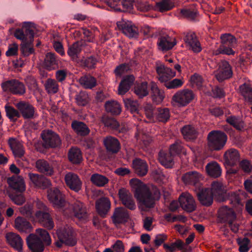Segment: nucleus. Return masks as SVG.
Returning a JSON list of instances; mask_svg holds the SVG:
<instances>
[{
  "mask_svg": "<svg viewBox=\"0 0 252 252\" xmlns=\"http://www.w3.org/2000/svg\"><path fill=\"white\" fill-rule=\"evenodd\" d=\"M46 90L48 93H56L59 90V86L55 80L48 79L45 85Z\"/></svg>",
  "mask_w": 252,
  "mask_h": 252,
  "instance_id": "55",
  "label": "nucleus"
},
{
  "mask_svg": "<svg viewBox=\"0 0 252 252\" xmlns=\"http://www.w3.org/2000/svg\"><path fill=\"white\" fill-rule=\"evenodd\" d=\"M7 243L15 250L22 252L23 241L21 237L17 234L9 232L5 236Z\"/></svg>",
  "mask_w": 252,
  "mask_h": 252,
  "instance_id": "19",
  "label": "nucleus"
},
{
  "mask_svg": "<svg viewBox=\"0 0 252 252\" xmlns=\"http://www.w3.org/2000/svg\"><path fill=\"white\" fill-rule=\"evenodd\" d=\"M2 88L5 92L16 94H23L26 91L24 84L16 80L6 81L2 84Z\"/></svg>",
  "mask_w": 252,
  "mask_h": 252,
  "instance_id": "9",
  "label": "nucleus"
},
{
  "mask_svg": "<svg viewBox=\"0 0 252 252\" xmlns=\"http://www.w3.org/2000/svg\"><path fill=\"white\" fill-rule=\"evenodd\" d=\"M118 28L127 36L136 37L138 35L137 28L130 22L122 20L117 23Z\"/></svg>",
  "mask_w": 252,
  "mask_h": 252,
  "instance_id": "11",
  "label": "nucleus"
},
{
  "mask_svg": "<svg viewBox=\"0 0 252 252\" xmlns=\"http://www.w3.org/2000/svg\"><path fill=\"white\" fill-rule=\"evenodd\" d=\"M185 41L187 46L194 52L198 53L201 50L200 44L195 34H188L186 36Z\"/></svg>",
  "mask_w": 252,
  "mask_h": 252,
  "instance_id": "25",
  "label": "nucleus"
},
{
  "mask_svg": "<svg viewBox=\"0 0 252 252\" xmlns=\"http://www.w3.org/2000/svg\"><path fill=\"white\" fill-rule=\"evenodd\" d=\"M73 211L75 216L80 220H85L88 215L86 207L80 201L75 202L73 205Z\"/></svg>",
  "mask_w": 252,
  "mask_h": 252,
  "instance_id": "27",
  "label": "nucleus"
},
{
  "mask_svg": "<svg viewBox=\"0 0 252 252\" xmlns=\"http://www.w3.org/2000/svg\"><path fill=\"white\" fill-rule=\"evenodd\" d=\"M147 89V83L143 82L137 85L135 87L134 92L139 97H143L148 94V91Z\"/></svg>",
  "mask_w": 252,
  "mask_h": 252,
  "instance_id": "56",
  "label": "nucleus"
},
{
  "mask_svg": "<svg viewBox=\"0 0 252 252\" xmlns=\"http://www.w3.org/2000/svg\"><path fill=\"white\" fill-rule=\"evenodd\" d=\"M145 115L150 121H154L156 115V111L150 104H146L144 107Z\"/></svg>",
  "mask_w": 252,
  "mask_h": 252,
  "instance_id": "58",
  "label": "nucleus"
},
{
  "mask_svg": "<svg viewBox=\"0 0 252 252\" xmlns=\"http://www.w3.org/2000/svg\"><path fill=\"white\" fill-rule=\"evenodd\" d=\"M126 107L132 113H138V103L136 101L131 99H126L124 100Z\"/></svg>",
  "mask_w": 252,
  "mask_h": 252,
  "instance_id": "59",
  "label": "nucleus"
},
{
  "mask_svg": "<svg viewBox=\"0 0 252 252\" xmlns=\"http://www.w3.org/2000/svg\"><path fill=\"white\" fill-rule=\"evenodd\" d=\"M134 5L137 9L141 11H148L153 8V6L147 0H135Z\"/></svg>",
  "mask_w": 252,
  "mask_h": 252,
  "instance_id": "54",
  "label": "nucleus"
},
{
  "mask_svg": "<svg viewBox=\"0 0 252 252\" xmlns=\"http://www.w3.org/2000/svg\"><path fill=\"white\" fill-rule=\"evenodd\" d=\"M102 121L106 126L112 129H116L119 126V123L113 118L103 117Z\"/></svg>",
  "mask_w": 252,
  "mask_h": 252,
  "instance_id": "61",
  "label": "nucleus"
},
{
  "mask_svg": "<svg viewBox=\"0 0 252 252\" xmlns=\"http://www.w3.org/2000/svg\"><path fill=\"white\" fill-rule=\"evenodd\" d=\"M36 167L39 171L47 175H51L53 173L52 168L48 162L44 160H38L37 161Z\"/></svg>",
  "mask_w": 252,
  "mask_h": 252,
  "instance_id": "47",
  "label": "nucleus"
},
{
  "mask_svg": "<svg viewBox=\"0 0 252 252\" xmlns=\"http://www.w3.org/2000/svg\"><path fill=\"white\" fill-rule=\"evenodd\" d=\"M218 215L222 221L228 224H231L236 220V215L234 211L227 206L221 207L219 210Z\"/></svg>",
  "mask_w": 252,
  "mask_h": 252,
  "instance_id": "13",
  "label": "nucleus"
},
{
  "mask_svg": "<svg viewBox=\"0 0 252 252\" xmlns=\"http://www.w3.org/2000/svg\"><path fill=\"white\" fill-rule=\"evenodd\" d=\"M176 43L175 39L174 38L168 35H164L158 38V48L161 51H166L172 49Z\"/></svg>",
  "mask_w": 252,
  "mask_h": 252,
  "instance_id": "21",
  "label": "nucleus"
},
{
  "mask_svg": "<svg viewBox=\"0 0 252 252\" xmlns=\"http://www.w3.org/2000/svg\"><path fill=\"white\" fill-rule=\"evenodd\" d=\"M182 134L184 138L187 140L194 139L197 136V131L191 126L188 125L183 127Z\"/></svg>",
  "mask_w": 252,
  "mask_h": 252,
  "instance_id": "45",
  "label": "nucleus"
},
{
  "mask_svg": "<svg viewBox=\"0 0 252 252\" xmlns=\"http://www.w3.org/2000/svg\"><path fill=\"white\" fill-rule=\"evenodd\" d=\"M15 227L21 232H30L32 229L30 222L25 219L18 217L15 220Z\"/></svg>",
  "mask_w": 252,
  "mask_h": 252,
  "instance_id": "38",
  "label": "nucleus"
},
{
  "mask_svg": "<svg viewBox=\"0 0 252 252\" xmlns=\"http://www.w3.org/2000/svg\"><path fill=\"white\" fill-rule=\"evenodd\" d=\"M72 127L78 134L81 135H87L89 132L88 128L82 122H74L72 124Z\"/></svg>",
  "mask_w": 252,
  "mask_h": 252,
  "instance_id": "48",
  "label": "nucleus"
},
{
  "mask_svg": "<svg viewBox=\"0 0 252 252\" xmlns=\"http://www.w3.org/2000/svg\"><path fill=\"white\" fill-rule=\"evenodd\" d=\"M220 39L221 45L218 49L214 51L213 54L216 55L220 54L233 55V48L237 44L236 38L230 34H224L221 35Z\"/></svg>",
  "mask_w": 252,
  "mask_h": 252,
  "instance_id": "2",
  "label": "nucleus"
},
{
  "mask_svg": "<svg viewBox=\"0 0 252 252\" xmlns=\"http://www.w3.org/2000/svg\"><path fill=\"white\" fill-rule=\"evenodd\" d=\"M163 248L166 252H175L177 250L184 248V243L180 240H177L175 242L170 244H164Z\"/></svg>",
  "mask_w": 252,
  "mask_h": 252,
  "instance_id": "46",
  "label": "nucleus"
},
{
  "mask_svg": "<svg viewBox=\"0 0 252 252\" xmlns=\"http://www.w3.org/2000/svg\"><path fill=\"white\" fill-rule=\"evenodd\" d=\"M153 100L157 103H159L162 101L164 98L163 91L159 90L156 84H152L151 86Z\"/></svg>",
  "mask_w": 252,
  "mask_h": 252,
  "instance_id": "42",
  "label": "nucleus"
},
{
  "mask_svg": "<svg viewBox=\"0 0 252 252\" xmlns=\"http://www.w3.org/2000/svg\"><path fill=\"white\" fill-rule=\"evenodd\" d=\"M119 196L123 204L128 209L133 210L136 205L130 193L125 189H121L119 191Z\"/></svg>",
  "mask_w": 252,
  "mask_h": 252,
  "instance_id": "18",
  "label": "nucleus"
},
{
  "mask_svg": "<svg viewBox=\"0 0 252 252\" xmlns=\"http://www.w3.org/2000/svg\"><path fill=\"white\" fill-rule=\"evenodd\" d=\"M133 168L135 172L140 176L145 175L148 172V165L144 160L136 159L133 161Z\"/></svg>",
  "mask_w": 252,
  "mask_h": 252,
  "instance_id": "32",
  "label": "nucleus"
},
{
  "mask_svg": "<svg viewBox=\"0 0 252 252\" xmlns=\"http://www.w3.org/2000/svg\"><path fill=\"white\" fill-rule=\"evenodd\" d=\"M29 177L31 181L36 186L40 187L43 184L48 186H50L51 185V183L49 180L46 179L43 176H40L38 174L30 173L29 174Z\"/></svg>",
  "mask_w": 252,
  "mask_h": 252,
  "instance_id": "41",
  "label": "nucleus"
},
{
  "mask_svg": "<svg viewBox=\"0 0 252 252\" xmlns=\"http://www.w3.org/2000/svg\"><path fill=\"white\" fill-rule=\"evenodd\" d=\"M227 122L238 129H241L244 126L243 121L234 116H230L227 118Z\"/></svg>",
  "mask_w": 252,
  "mask_h": 252,
  "instance_id": "60",
  "label": "nucleus"
},
{
  "mask_svg": "<svg viewBox=\"0 0 252 252\" xmlns=\"http://www.w3.org/2000/svg\"><path fill=\"white\" fill-rule=\"evenodd\" d=\"M90 180L94 185L98 187L105 186L109 182V180L106 177L98 173L93 174Z\"/></svg>",
  "mask_w": 252,
  "mask_h": 252,
  "instance_id": "40",
  "label": "nucleus"
},
{
  "mask_svg": "<svg viewBox=\"0 0 252 252\" xmlns=\"http://www.w3.org/2000/svg\"><path fill=\"white\" fill-rule=\"evenodd\" d=\"M36 28L34 24L29 22L24 23L22 30L17 29L14 33L15 37L22 41V43L32 42Z\"/></svg>",
  "mask_w": 252,
  "mask_h": 252,
  "instance_id": "5",
  "label": "nucleus"
},
{
  "mask_svg": "<svg viewBox=\"0 0 252 252\" xmlns=\"http://www.w3.org/2000/svg\"><path fill=\"white\" fill-rule=\"evenodd\" d=\"M224 158L226 163L229 166H233L236 164L239 160V154L235 149H230L227 151Z\"/></svg>",
  "mask_w": 252,
  "mask_h": 252,
  "instance_id": "30",
  "label": "nucleus"
},
{
  "mask_svg": "<svg viewBox=\"0 0 252 252\" xmlns=\"http://www.w3.org/2000/svg\"><path fill=\"white\" fill-rule=\"evenodd\" d=\"M131 187L134 190V197L139 203V208L145 211L148 208L154 207L155 200L160 197L158 191L154 195L150 192L147 187L137 179H132L129 181Z\"/></svg>",
  "mask_w": 252,
  "mask_h": 252,
  "instance_id": "1",
  "label": "nucleus"
},
{
  "mask_svg": "<svg viewBox=\"0 0 252 252\" xmlns=\"http://www.w3.org/2000/svg\"><path fill=\"white\" fill-rule=\"evenodd\" d=\"M240 92L245 100L252 103V88L249 84H244L240 86Z\"/></svg>",
  "mask_w": 252,
  "mask_h": 252,
  "instance_id": "43",
  "label": "nucleus"
},
{
  "mask_svg": "<svg viewBox=\"0 0 252 252\" xmlns=\"http://www.w3.org/2000/svg\"><path fill=\"white\" fill-rule=\"evenodd\" d=\"M69 160L73 164H78L82 160V155L80 150L77 147H72L68 153Z\"/></svg>",
  "mask_w": 252,
  "mask_h": 252,
  "instance_id": "36",
  "label": "nucleus"
},
{
  "mask_svg": "<svg viewBox=\"0 0 252 252\" xmlns=\"http://www.w3.org/2000/svg\"><path fill=\"white\" fill-rule=\"evenodd\" d=\"M111 207V202L106 197H102L96 202V208L101 216L105 215L109 211Z\"/></svg>",
  "mask_w": 252,
  "mask_h": 252,
  "instance_id": "26",
  "label": "nucleus"
},
{
  "mask_svg": "<svg viewBox=\"0 0 252 252\" xmlns=\"http://www.w3.org/2000/svg\"><path fill=\"white\" fill-rule=\"evenodd\" d=\"M128 218L127 211L123 208H117L115 209L112 216V219L115 224L123 223Z\"/></svg>",
  "mask_w": 252,
  "mask_h": 252,
  "instance_id": "31",
  "label": "nucleus"
},
{
  "mask_svg": "<svg viewBox=\"0 0 252 252\" xmlns=\"http://www.w3.org/2000/svg\"><path fill=\"white\" fill-rule=\"evenodd\" d=\"M106 110L114 115H118L121 112V107L118 102L115 101H110L106 102Z\"/></svg>",
  "mask_w": 252,
  "mask_h": 252,
  "instance_id": "44",
  "label": "nucleus"
},
{
  "mask_svg": "<svg viewBox=\"0 0 252 252\" xmlns=\"http://www.w3.org/2000/svg\"><path fill=\"white\" fill-rule=\"evenodd\" d=\"M32 42H25L21 44V51L22 54L25 56H28L33 53Z\"/></svg>",
  "mask_w": 252,
  "mask_h": 252,
  "instance_id": "63",
  "label": "nucleus"
},
{
  "mask_svg": "<svg viewBox=\"0 0 252 252\" xmlns=\"http://www.w3.org/2000/svg\"><path fill=\"white\" fill-rule=\"evenodd\" d=\"M80 83L85 88H92L96 85L95 78L91 76H85L79 79Z\"/></svg>",
  "mask_w": 252,
  "mask_h": 252,
  "instance_id": "50",
  "label": "nucleus"
},
{
  "mask_svg": "<svg viewBox=\"0 0 252 252\" xmlns=\"http://www.w3.org/2000/svg\"><path fill=\"white\" fill-rule=\"evenodd\" d=\"M207 174L213 177H218L221 174V169L220 165L216 161L211 162L206 166Z\"/></svg>",
  "mask_w": 252,
  "mask_h": 252,
  "instance_id": "37",
  "label": "nucleus"
},
{
  "mask_svg": "<svg viewBox=\"0 0 252 252\" xmlns=\"http://www.w3.org/2000/svg\"><path fill=\"white\" fill-rule=\"evenodd\" d=\"M232 75V71L229 63L225 61L220 62L219 68L216 72V76L219 81L230 78Z\"/></svg>",
  "mask_w": 252,
  "mask_h": 252,
  "instance_id": "12",
  "label": "nucleus"
},
{
  "mask_svg": "<svg viewBox=\"0 0 252 252\" xmlns=\"http://www.w3.org/2000/svg\"><path fill=\"white\" fill-rule=\"evenodd\" d=\"M81 50V45L79 43L77 42L69 47L67 53L72 59L74 60L76 58L77 54L79 53Z\"/></svg>",
  "mask_w": 252,
  "mask_h": 252,
  "instance_id": "57",
  "label": "nucleus"
},
{
  "mask_svg": "<svg viewBox=\"0 0 252 252\" xmlns=\"http://www.w3.org/2000/svg\"><path fill=\"white\" fill-rule=\"evenodd\" d=\"M47 196L49 201L57 208L62 209L63 207L69 206V204L64 201L60 191L57 188L49 189L48 190Z\"/></svg>",
  "mask_w": 252,
  "mask_h": 252,
  "instance_id": "7",
  "label": "nucleus"
},
{
  "mask_svg": "<svg viewBox=\"0 0 252 252\" xmlns=\"http://www.w3.org/2000/svg\"><path fill=\"white\" fill-rule=\"evenodd\" d=\"M37 205L39 210L35 213L36 219L41 222L45 227L49 229H52L54 226V222L49 214L46 212V207L40 201L37 202Z\"/></svg>",
  "mask_w": 252,
  "mask_h": 252,
  "instance_id": "6",
  "label": "nucleus"
},
{
  "mask_svg": "<svg viewBox=\"0 0 252 252\" xmlns=\"http://www.w3.org/2000/svg\"><path fill=\"white\" fill-rule=\"evenodd\" d=\"M5 109L6 116L11 121H15L21 116V114L18 110L9 105L5 106Z\"/></svg>",
  "mask_w": 252,
  "mask_h": 252,
  "instance_id": "51",
  "label": "nucleus"
},
{
  "mask_svg": "<svg viewBox=\"0 0 252 252\" xmlns=\"http://www.w3.org/2000/svg\"><path fill=\"white\" fill-rule=\"evenodd\" d=\"M9 186L13 189L19 192L25 190L26 185L24 179L20 176H12L7 179Z\"/></svg>",
  "mask_w": 252,
  "mask_h": 252,
  "instance_id": "24",
  "label": "nucleus"
},
{
  "mask_svg": "<svg viewBox=\"0 0 252 252\" xmlns=\"http://www.w3.org/2000/svg\"><path fill=\"white\" fill-rule=\"evenodd\" d=\"M29 248L33 252H42L43 251L41 240L35 234H30L27 238Z\"/></svg>",
  "mask_w": 252,
  "mask_h": 252,
  "instance_id": "23",
  "label": "nucleus"
},
{
  "mask_svg": "<svg viewBox=\"0 0 252 252\" xmlns=\"http://www.w3.org/2000/svg\"><path fill=\"white\" fill-rule=\"evenodd\" d=\"M129 69V66L127 64H122L116 68L115 73L117 77H121L126 73Z\"/></svg>",
  "mask_w": 252,
  "mask_h": 252,
  "instance_id": "64",
  "label": "nucleus"
},
{
  "mask_svg": "<svg viewBox=\"0 0 252 252\" xmlns=\"http://www.w3.org/2000/svg\"><path fill=\"white\" fill-rule=\"evenodd\" d=\"M159 162L167 168L170 167L172 166V158L170 154L164 153L161 152L159 154Z\"/></svg>",
  "mask_w": 252,
  "mask_h": 252,
  "instance_id": "49",
  "label": "nucleus"
},
{
  "mask_svg": "<svg viewBox=\"0 0 252 252\" xmlns=\"http://www.w3.org/2000/svg\"><path fill=\"white\" fill-rule=\"evenodd\" d=\"M42 137L46 146L56 147L61 144L59 136L52 131H44L42 133Z\"/></svg>",
  "mask_w": 252,
  "mask_h": 252,
  "instance_id": "14",
  "label": "nucleus"
},
{
  "mask_svg": "<svg viewBox=\"0 0 252 252\" xmlns=\"http://www.w3.org/2000/svg\"><path fill=\"white\" fill-rule=\"evenodd\" d=\"M134 80V77L133 75H127L124 77L119 85V94L123 95L126 93L133 84Z\"/></svg>",
  "mask_w": 252,
  "mask_h": 252,
  "instance_id": "29",
  "label": "nucleus"
},
{
  "mask_svg": "<svg viewBox=\"0 0 252 252\" xmlns=\"http://www.w3.org/2000/svg\"><path fill=\"white\" fill-rule=\"evenodd\" d=\"M210 192L216 196L219 201L225 200L224 197L226 194V189L224 185L220 182L216 181L212 184Z\"/></svg>",
  "mask_w": 252,
  "mask_h": 252,
  "instance_id": "16",
  "label": "nucleus"
},
{
  "mask_svg": "<svg viewBox=\"0 0 252 252\" xmlns=\"http://www.w3.org/2000/svg\"><path fill=\"white\" fill-rule=\"evenodd\" d=\"M202 175L196 171L189 172L182 176V180L186 184L195 185L202 179Z\"/></svg>",
  "mask_w": 252,
  "mask_h": 252,
  "instance_id": "28",
  "label": "nucleus"
},
{
  "mask_svg": "<svg viewBox=\"0 0 252 252\" xmlns=\"http://www.w3.org/2000/svg\"><path fill=\"white\" fill-rule=\"evenodd\" d=\"M195 98L193 92L189 89H183L177 91L172 96L171 103L174 106L185 107Z\"/></svg>",
  "mask_w": 252,
  "mask_h": 252,
  "instance_id": "3",
  "label": "nucleus"
},
{
  "mask_svg": "<svg viewBox=\"0 0 252 252\" xmlns=\"http://www.w3.org/2000/svg\"><path fill=\"white\" fill-rule=\"evenodd\" d=\"M59 239L69 246H73L76 244V240L73 236L72 230L69 227H63L57 231Z\"/></svg>",
  "mask_w": 252,
  "mask_h": 252,
  "instance_id": "8",
  "label": "nucleus"
},
{
  "mask_svg": "<svg viewBox=\"0 0 252 252\" xmlns=\"http://www.w3.org/2000/svg\"><path fill=\"white\" fill-rule=\"evenodd\" d=\"M175 0H160L157 2L155 6V10L163 12L170 10L175 5Z\"/></svg>",
  "mask_w": 252,
  "mask_h": 252,
  "instance_id": "34",
  "label": "nucleus"
},
{
  "mask_svg": "<svg viewBox=\"0 0 252 252\" xmlns=\"http://www.w3.org/2000/svg\"><path fill=\"white\" fill-rule=\"evenodd\" d=\"M227 136L220 131H212L208 135V145L212 150L219 151L224 146Z\"/></svg>",
  "mask_w": 252,
  "mask_h": 252,
  "instance_id": "4",
  "label": "nucleus"
},
{
  "mask_svg": "<svg viewBox=\"0 0 252 252\" xmlns=\"http://www.w3.org/2000/svg\"><path fill=\"white\" fill-rule=\"evenodd\" d=\"M182 208L188 212L194 211L196 208V204L192 196L188 192L182 193L179 198Z\"/></svg>",
  "mask_w": 252,
  "mask_h": 252,
  "instance_id": "10",
  "label": "nucleus"
},
{
  "mask_svg": "<svg viewBox=\"0 0 252 252\" xmlns=\"http://www.w3.org/2000/svg\"><path fill=\"white\" fill-rule=\"evenodd\" d=\"M104 144L107 150L110 152L116 153L120 148L118 140L111 136L107 137L104 140Z\"/></svg>",
  "mask_w": 252,
  "mask_h": 252,
  "instance_id": "33",
  "label": "nucleus"
},
{
  "mask_svg": "<svg viewBox=\"0 0 252 252\" xmlns=\"http://www.w3.org/2000/svg\"><path fill=\"white\" fill-rule=\"evenodd\" d=\"M66 185L71 189L78 191L81 189L82 182L78 175L72 172L67 173L64 177Z\"/></svg>",
  "mask_w": 252,
  "mask_h": 252,
  "instance_id": "15",
  "label": "nucleus"
},
{
  "mask_svg": "<svg viewBox=\"0 0 252 252\" xmlns=\"http://www.w3.org/2000/svg\"><path fill=\"white\" fill-rule=\"evenodd\" d=\"M16 107L25 119L32 118L35 115L34 108L28 102L20 101L16 104Z\"/></svg>",
  "mask_w": 252,
  "mask_h": 252,
  "instance_id": "17",
  "label": "nucleus"
},
{
  "mask_svg": "<svg viewBox=\"0 0 252 252\" xmlns=\"http://www.w3.org/2000/svg\"><path fill=\"white\" fill-rule=\"evenodd\" d=\"M198 199L200 203L206 206L211 205L213 201V195L209 189H202L196 192Z\"/></svg>",
  "mask_w": 252,
  "mask_h": 252,
  "instance_id": "22",
  "label": "nucleus"
},
{
  "mask_svg": "<svg viewBox=\"0 0 252 252\" xmlns=\"http://www.w3.org/2000/svg\"><path fill=\"white\" fill-rule=\"evenodd\" d=\"M8 143L15 157L20 158L23 156L24 151L23 146L19 141L14 138H10L9 140Z\"/></svg>",
  "mask_w": 252,
  "mask_h": 252,
  "instance_id": "35",
  "label": "nucleus"
},
{
  "mask_svg": "<svg viewBox=\"0 0 252 252\" xmlns=\"http://www.w3.org/2000/svg\"><path fill=\"white\" fill-rule=\"evenodd\" d=\"M157 71L158 75V78L160 82L167 83V82L176 75V72L172 71L169 67L160 64L157 67Z\"/></svg>",
  "mask_w": 252,
  "mask_h": 252,
  "instance_id": "20",
  "label": "nucleus"
},
{
  "mask_svg": "<svg viewBox=\"0 0 252 252\" xmlns=\"http://www.w3.org/2000/svg\"><path fill=\"white\" fill-rule=\"evenodd\" d=\"M35 235L37 236L41 241H43L45 244L50 245L51 244V239L49 233L45 230L41 228L37 229Z\"/></svg>",
  "mask_w": 252,
  "mask_h": 252,
  "instance_id": "52",
  "label": "nucleus"
},
{
  "mask_svg": "<svg viewBox=\"0 0 252 252\" xmlns=\"http://www.w3.org/2000/svg\"><path fill=\"white\" fill-rule=\"evenodd\" d=\"M169 117V111L167 108H159L156 111L155 118L159 121L166 122Z\"/></svg>",
  "mask_w": 252,
  "mask_h": 252,
  "instance_id": "53",
  "label": "nucleus"
},
{
  "mask_svg": "<svg viewBox=\"0 0 252 252\" xmlns=\"http://www.w3.org/2000/svg\"><path fill=\"white\" fill-rule=\"evenodd\" d=\"M184 80L183 79H174L172 81L167 82L165 84V86L168 89H177L181 87L184 84Z\"/></svg>",
  "mask_w": 252,
  "mask_h": 252,
  "instance_id": "62",
  "label": "nucleus"
},
{
  "mask_svg": "<svg viewBox=\"0 0 252 252\" xmlns=\"http://www.w3.org/2000/svg\"><path fill=\"white\" fill-rule=\"evenodd\" d=\"M225 200L227 198L231 204L237 208L238 210L242 209L244 204L241 201L238 194L234 192H226L224 196Z\"/></svg>",
  "mask_w": 252,
  "mask_h": 252,
  "instance_id": "39",
  "label": "nucleus"
}]
</instances>
